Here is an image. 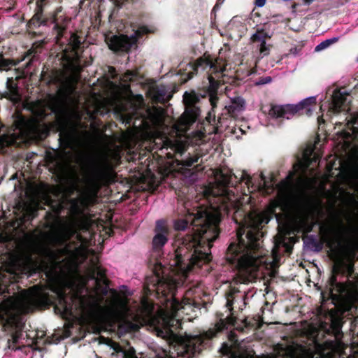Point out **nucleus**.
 Returning a JSON list of instances; mask_svg holds the SVG:
<instances>
[{
	"mask_svg": "<svg viewBox=\"0 0 358 358\" xmlns=\"http://www.w3.org/2000/svg\"><path fill=\"white\" fill-rule=\"evenodd\" d=\"M234 319L231 317L227 319H218L213 327L192 337L190 342L193 349L195 351H201L206 348L212 338L217 336L219 333L227 329L229 324H234Z\"/></svg>",
	"mask_w": 358,
	"mask_h": 358,
	"instance_id": "obj_9",
	"label": "nucleus"
},
{
	"mask_svg": "<svg viewBox=\"0 0 358 358\" xmlns=\"http://www.w3.org/2000/svg\"><path fill=\"white\" fill-rule=\"evenodd\" d=\"M272 81V78L270 76L259 78L257 82V85H264L270 83Z\"/></svg>",
	"mask_w": 358,
	"mask_h": 358,
	"instance_id": "obj_41",
	"label": "nucleus"
},
{
	"mask_svg": "<svg viewBox=\"0 0 358 358\" xmlns=\"http://www.w3.org/2000/svg\"><path fill=\"white\" fill-rule=\"evenodd\" d=\"M45 1H37L35 13L28 22L27 26L29 29H34L41 25L53 24L54 29L57 33V38H62L69 20L62 14L63 10L62 6L57 7L53 13L44 15L43 6L45 3Z\"/></svg>",
	"mask_w": 358,
	"mask_h": 358,
	"instance_id": "obj_7",
	"label": "nucleus"
},
{
	"mask_svg": "<svg viewBox=\"0 0 358 358\" xmlns=\"http://www.w3.org/2000/svg\"><path fill=\"white\" fill-rule=\"evenodd\" d=\"M291 177H292L291 176H289L287 177V179H288V180H290V179H291Z\"/></svg>",
	"mask_w": 358,
	"mask_h": 358,
	"instance_id": "obj_51",
	"label": "nucleus"
},
{
	"mask_svg": "<svg viewBox=\"0 0 358 358\" xmlns=\"http://www.w3.org/2000/svg\"><path fill=\"white\" fill-rule=\"evenodd\" d=\"M349 96L350 94L345 91L342 92L341 90H335L331 97L329 110L333 113L348 110V105L350 102L348 99Z\"/></svg>",
	"mask_w": 358,
	"mask_h": 358,
	"instance_id": "obj_14",
	"label": "nucleus"
},
{
	"mask_svg": "<svg viewBox=\"0 0 358 358\" xmlns=\"http://www.w3.org/2000/svg\"><path fill=\"white\" fill-rule=\"evenodd\" d=\"M51 110L56 115H62L64 113L63 103L59 96H53L52 97Z\"/></svg>",
	"mask_w": 358,
	"mask_h": 358,
	"instance_id": "obj_28",
	"label": "nucleus"
},
{
	"mask_svg": "<svg viewBox=\"0 0 358 358\" xmlns=\"http://www.w3.org/2000/svg\"><path fill=\"white\" fill-rule=\"evenodd\" d=\"M166 155H167V157L169 159H171L173 157V155L171 153H167Z\"/></svg>",
	"mask_w": 358,
	"mask_h": 358,
	"instance_id": "obj_49",
	"label": "nucleus"
},
{
	"mask_svg": "<svg viewBox=\"0 0 358 358\" xmlns=\"http://www.w3.org/2000/svg\"><path fill=\"white\" fill-rule=\"evenodd\" d=\"M266 3V0H255V5L258 7H262Z\"/></svg>",
	"mask_w": 358,
	"mask_h": 358,
	"instance_id": "obj_44",
	"label": "nucleus"
},
{
	"mask_svg": "<svg viewBox=\"0 0 358 358\" xmlns=\"http://www.w3.org/2000/svg\"><path fill=\"white\" fill-rule=\"evenodd\" d=\"M151 31L148 29L147 26L143 25L140 26L136 31V34L138 36H142L145 34L150 33Z\"/></svg>",
	"mask_w": 358,
	"mask_h": 358,
	"instance_id": "obj_39",
	"label": "nucleus"
},
{
	"mask_svg": "<svg viewBox=\"0 0 358 358\" xmlns=\"http://www.w3.org/2000/svg\"><path fill=\"white\" fill-rule=\"evenodd\" d=\"M90 278L95 280L97 285L103 284L108 285L109 280L106 278V270L103 268L97 258L91 260V266L90 268Z\"/></svg>",
	"mask_w": 358,
	"mask_h": 358,
	"instance_id": "obj_18",
	"label": "nucleus"
},
{
	"mask_svg": "<svg viewBox=\"0 0 358 358\" xmlns=\"http://www.w3.org/2000/svg\"><path fill=\"white\" fill-rule=\"evenodd\" d=\"M105 41L109 49L114 52H128L136 43V39L134 37H129L124 34H113L111 33L105 36Z\"/></svg>",
	"mask_w": 358,
	"mask_h": 358,
	"instance_id": "obj_12",
	"label": "nucleus"
},
{
	"mask_svg": "<svg viewBox=\"0 0 358 358\" xmlns=\"http://www.w3.org/2000/svg\"><path fill=\"white\" fill-rule=\"evenodd\" d=\"M245 101L244 99L239 96H236L231 99V105L229 106V113H235L243 110L245 108Z\"/></svg>",
	"mask_w": 358,
	"mask_h": 358,
	"instance_id": "obj_25",
	"label": "nucleus"
},
{
	"mask_svg": "<svg viewBox=\"0 0 358 358\" xmlns=\"http://www.w3.org/2000/svg\"><path fill=\"white\" fill-rule=\"evenodd\" d=\"M287 182L286 180H282L281 181L277 186L279 187V188H282V187H287Z\"/></svg>",
	"mask_w": 358,
	"mask_h": 358,
	"instance_id": "obj_45",
	"label": "nucleus"
},
{
	"mask_svg": "<svg viewBox=\"0 0 358 358\" xmlns=\"http://www.w3.org/2000/svg\"><path fill=\"white\" fill-rule=\"evenodd\" d=\"M82 38L76 33H72L66 48L64 50L65 59L73 65H79L83 52Z\"/></svg>",
	"mask_w": 358,
	"mask_h": 358,
	"instance_id": "obj_11",
	"label": "nucleus"
},
{
	"mask_svg": "<svg viewBox=\"0 0 358 358\" xmlns=\"http://www.w3.org/2000/svg\"><path fill=\"white\" fill-rule=\"evenodd\" d=\"M221 351L223 355L229 356L230 358H241V355H238V353L234 350L232 347L226 343L222 344Z\"/></svg>",
	"mask_w": 358,
	"mask_h": 358,
	"instance_id": "obj_32",
	"label": "nucleus"
},
{
	"mask_svg": "<svg viewBox=\"0 0 358 358\" xmlns=\"http://www.w3.org/2000/svg\"><path fill=\"white\" fill-rule=\"evenodd\" d=\"M6 88L10 96H16L19 95L17 83L13 78H8L6 81Z\"/></svg>",
	"mask_w": 358,
	"mask_h": 358,
	"instance_id": "obj_30",
	"label": "nucleus"
},
{
	"mask_svg": "<svg viewBox=\"0 0 358 358\" xmlns=\"http://www.w3.org/2000/svg\"><path fill=\"white\" fill-rule=\"evenodd\" d=\"M113 350L117 354V357L121 358H138L136 355V351L133 347L128 343L127 346L123 347L118 343L113 345ZM155 358H174L170 355L169 352L162 349L159 353L155 355Z\"/></svg>",
	"mask_w": 358,
	"mask_h": 358,
	"instance_id": "obj_16",
	"label": "nucleus"
},
{
	"mask_svg": "<svg viewBox=\"0 0 358 358\" xmlns=\"http://www.w3.org/2000/svg\"><path fill=\"white\" fill-rule=\"evenodd\" d=\"M357 61H358V57H357Z\"/></svg>",
	"mask_w": 358,
	"mask_h": 358,
	"instance_id": "obj_53",
	"label": "nucleus"
},
{
	"mask_svg": "<svg viewBox=\"0 0 358 358\" xmlns=\"http://www.w3.org/2000/svg\"><path fill=\"white\" fill-rule=\"evenodd\" d=\"M113 178L114 171L108 160H94L90 162L85 174V192L79 197L70 200V211L74 219L62 229V236L65 241H70L77 234L78 217L89 209L101 186L110 182Z\"/></svg>",
	"mask_w": 358,
	"mask_h": 358,
	"instance_id": "obj_5",
	"label": "nucleus"
},
{
	"mask_svg": "<svg viewBox=\"0 0 358 358\" xmlns=\"http://www.w3.org/2000/svg\"><path fill=\"white\" fill-rule=\"evenodd\" d=\"M59 305L55 307V310H59L63 315H70L72 312V304L69 302L64 294L59 299Z\"/></svg>",
	"mask_w": 358,
	"mask_h": 358,
	"instance_id": "obj_24",
	"label": "nucleus"
},
{
	"mask_svg": "<svg viewBox=\"0 0 358 358\" xmlns=\"http://www.w3.org/2000/svg\"><path fill=\"white\" fill-rule=\"evenodd\" d=\"M194 73V72H190V73H189V74H188V78H189V79H191V78L193 77Z\"/></svg>",
	"mask_w": 358,
	"mask_h": 358,
	"instance_id": "obj_48",
	"label": "nucleus"
},
{
	"mask_svg": "<svg viewBox=\"0 0 358 358\" xmlns=\"http://www.w3.org/2000/svg\"><path fill=\"white\" fill-rule=\"evenodd\" d=\"M265 27L266 24L262 28H257L250 38V43H259L257 47L262 57L268 55L272 48V45L266 43L267 40L271 38V35L266 31Z\"/></svg>",
	"mask_w": 358,
	"mask_h": 358,
	"instance_id": "obj_13",
	"label": "nucleus"
},
{
	"mask_svg": "<svg viewBox=\"0 0 358 358\" xmlns=\"http://www.w3.org/2000/svg\"><path fill=\"white\" fill-rule=\"evenodd\" d=\"M302 48L303 45H295L294 47H292L289 49V54L294 56L298 55L301 52Z\"/></svg>",
	"mask_w": 358,
	"mask_h": 358,
	"instance_id": "obj_40",
	"label": "nucleus"
},
{
	"mask_svg": "<svg viewBox=\"0 0 358 358\" xmlns=\"http://www.w3.org/2000/svg\"><path fill=\"white\" fill-rule=\"evenodd\" d=\"M16 63L11 59H5L2 55H0V70L6 69L10 66H15Z\"/></svg>",
	"mask_w": 358,
	"mask_h": 358,
	"instance_id": "obj_38",
	"label": "nucleus"
},
{
	"mask_svg": "<svg viewBox=\"0 0 358 358\" xmlns=\"http://www.w3.org/2000/svg\"><path fill=\"white\" fill-rule=\"evenodd\" d=\"M209 80V86H208V92L209 93L216 94L217 93V90L220 87V81L214 78L212 76H208Z\"/></svg>",
	"mask_w": 358,
	"mask_h": 358,
	"instance_id": "obj_33",
	"label": "nucleus"
},
{
	"mask_svg": "<svg viewBox=\"0 0 358 358\" xmlns=\"http://www.w3.org/2000/svg\"><path fill=\"white\" fill-rule=\"evenodd\" d=\"M242 181H245L249 186L252 183V178L245 171L241 173L240 179L231 171L227 173L220 171L216 180L217 192L214 190L210 192L220 205L210 210H197L195 214L175 220L176 230L182 231L189 225L192 227L191 231L178 240L172 264L178 273L187 275L211 262L210 249L220 232L221 212L228 214L236 205L235 193L229 188L235 187L237 182Z\"/></svg>",
	"mask_w": 358,
	"mask_h": 358,
	"instance_id": "obj_1",
	"label": "nucleus"
},
{
	"mask_svg": "<svg viewBox=\"0 0 358 358\" xmlns=\"http://www.w3.org/2000/svg\"><path fill=\"white\" fill-rule=\"evenodd\" d=\"M316 107V98H306L297 104L275 105L271 104L267 111L268 116L273 119L286 118L306 115H311ZM266 113V110L264 111Z\"/></svg>",
	"mask_w": 358,
	"mask_h": 358,
	"instance_id": "obj_8",
	"label": "nucleus"
},
{
	"mask_svg": "<svg viewBox=\"0 0 358 358\" xmlns=\"http://www.w3.org/2000/svg\"><path fill=\"white\" fill-rule=\"evenodd\" d=\"M233 220L238 225L236 239L229 245L225 259L238 272L255 271L261 264L263 227L270 217L265 213H245L238 208Z\"/></svg>",
	"mask_w": 358,
	"mask_h": 358,
	"instance_id": "obj_3",
	"label": "nucleus"
},
{
	"mask_svg": "<svg viewBox=\"0 0 358 358\" xmlns=\"http://www.w3.org/2000/svg\"><path fill=\"white\" fill-rule=\"evenodd\" d=\"M199 157L197 156L189 157L185 159H182L180 164L182 166L189 168L192 167L194 164L197 163Z\"/></svg>",
	"mask_w": 358,
	"mask_h": 358,
	"instance_id": "obj_35",
	"label": "nucleus"
},
{
	"mask_svg": "<svg viewBox=\"0 0 358 358\" xmlns=\"http://www.w3.org/2000/svg\"><path fill=\"white\" fill-rule=\"evenodd\" d=\"M110 292H111L112 293L117 294V292H116V290H115V289H111V290H110Z\"/></svg>",
	"mask_w": 358,
	"mask_h": 358,
	"instance_id": "obj_50",
	"label": "nucleus"
},
{
	"mask_svg": "<svg viewBox=\"0 0 358 358\" xmlns=\"http://www.w3.org/2000/svg\"><path fill=\"white\" fill-rule=\"evenodd\" d=\"M329 313L331 317V327L335 331H338L342 327L341 320L336 316V313L334 309L329 310Z\"/></svg>",
	"mask_w": 358,
	"mask_h": 358,
	"instance_id": "obj_31",
	"label": "nucleus"
},
{
	"mask_svg": "<svg viewBox=\"0 0 358 358\" xmlns=\"http://www.w3.org/2000/svg\"><path fill=\"white\" fill-rule=\"evenodd\" d=\"M45 219L47 222L52 223L56 219V216L52 213H51L50 211H47L45 213Z\"/></svg>",
	"mask_w": 358,
	"mask_h": 358,
	"instance_id": "obj_42",
	"label": "nucleus"
},
{
	"mask_svg": "<svg viewBox=\"0 0 358 358\" xmlns=\"http://www.w3.org/2000/svg\"><path fill=\"white\" fill-rule=\"evenodd\" d=\"M310 206V200L307 196H299L291 201L286 196H282L271 201V210L275 213L276 208H280L282 211L293 213L299 218V224L304 228L303 231L308 233L312 231L313 225L308 223L306 215Z\"/></svg>",
	"mask_w": 358,
	"mask_h": 358,
	"instance_id": "obj_6",
	"label": "nucleus"
},
{
	"mask_svg": "<svg viewBox=\"0 0 358 358\" xmlns=\"http://www.w3.org/2000/svg\"><path fill=\"white\" fill-rule=\"evenodd\" d=\"M338 40V38H330V39H327V40L321 42L320 44H318L315 47V52H319V51L323 50L326 49L327 48H328L331 44L337 42Z\"/></svg>",
	"mask_w": 358,
	"mask_h": 358,
	"instance_id": "obj_34",
	"label": "nucleus"
},
{
	"mask_svg": "<svg viewBox=\"0 0 358 358\" xmlns=\"http://www.w3.org/2000/svg\"><path fill=\"white\" fill-rule=\"evenodd\" d=\"M155 99L161 103H166L171 96H166L167 90L164 86L157 87L155 91Z\"/></svg>",
	"mask_w": 358,
	"mask_h": 358,
	"instance_id": "obj_26",
	"label": "nucleus"
},
{
	"mask_svg": "<svg viewBox=\"0 0 358 358\" xmlns=\"http://www.w3.org/2000/svg\"><path fill=\"white\" fill-rule=\"evenodd\" d=\"M172 145L173 147V145L172 144V142L169 140H166L164 141V144L162 147L160 148V150L162 151L164 149L168 150L169 147Z\"/></svg>",
	"mask_w": 358,
	"mask_h": 358,
	"instance_id": "obj_43",
	"label": "nucleus"
},
{
	"mask_svg": "<svg viewBox=\"0 0 358 358\" xmlns=\"http://www.w3.org/2000/svg\"><path fill=\"white\" fill-rule=\"evenodd\" d=\"M219 58L214 59L210 55H204L203 57L198 58L194 64L192 69L194 71H197L199 67L203 69L209 67L215 73H221L224 71V67L220 63Z\"/></svg>",
	"mask_w": 358,
	"mask_h": 358,
	"instance_id": "obj_15",
	"label": "nucleus"
},
{
	"mask_svg": "<svg viewBox=\"0 0 358 358\" xmlns=\"http://www.w3.org/2000/svg\"><path fill=\"white\" fill-rule=\"evenodd\" d=\"M347 130L343 129L338 132V136L343 141L355 138L358 135V119L351 117L346 124Z\"/></svg>",
	"mask_w": 358,
	"mask_h": 358,
	"instance_id": "obj_19",
	"label": "nucleus"
},
{
	"mask_svg": "<svg viewBox=\"0 0 358 358\" xmlns=\"http://www.w3.org/2000/svg\"><path fill=\"white\" fill-rule=\"evenodd\" d=\"M157 277L156 292L164 308L158 315L152 317L151 325L158 336H163L172 331V328L177 329L178 325H181V314L191 315L194 308H200V303L187 297L180 301L176 296L178 282L171 278H161L158 274Z\"/></svg>",
	"mask_w": 358,
	"mask_h": 358,
	"instance_id": "obj_4",
	"label": "nucleus"
},
{
	"mask_svg": "<svg viewBox=\"0 0 358 358\" xmlns=\"http://www.w3.org/2000/svg\"><path fill=\"white\" fill-rule=\"evenodd\" d=\"M317 121H318L319 124H321L322 123H324V120L323 118V116L322 115L319 116L317 117Z\"/></svg>",
	"mask_w": 358,
	"mask_h": 358,
	"instance_id": "obj_47",
	"label": "nucleus"
},
{
	"mask_svg": "<svg viewBox=\"0 0 358 358\" xmlns=\"http://www.w3.org/2000/svg\"><path fill=\"white\" fill-rule=\"evenodd\" d=\"M320 231L322 241L310 236L308 243L315 252H320L324 243L331 250L330 258L334 261V265L328 285L330 298L336 304L343 300L351 286H358V276L355 277L354 262H348L343 257L344 252L352 248L358 235V227L352 223L344 225L342 219L334 213L320 226Z\"/></svg>",
	"mask_w": 358,
	"mask_h": 358,
	"instance_id": "obj_2",
	"label": "nucleus"
},
{
	"mask_svg": "<svg viewBox=\"0 0 358 358\" xmlns=\"http://www.w3.org/2000/svg\"><path fill=\"white\" fill-rule=\"evenodd\" d=\"M73 134L70 131H62L59 134V143L64 149H71L74 143Z\"/></svg>",
	"mask_w": 358,
	"mask_h": 358,
	"instance_id": "obj_23",
	"label": "nucleus"
},
{
	"mask_svg": "<svg viewBox=\"0 0 358 358\" xmlns=\"http://www.w3.org/2000/svg\"><path fill=\"white\" fill-rule=\"evenodd\" d=\"M240 290L236 287H230L229 291L226 293V306L231 311L233 310V304L236 294L239 293Z\"/></svg>",
	"mask_w": 358,
	"mask_h": 358,
	"instance_id": "obj_29",
	"label": "nucleus"
},
{
	"mask_svg": "<svg viewBox=\"0 0 358 358\" xmlns=\"http://www.w3.org/2000/svg\"><path fill=\"white\" fill-rule=\"evenodd\" d=\"M315 0H303V4L306 6H310Z\"/></svg>",
	"mask_w": 358,
	"mask_h": 358,
	"instance_id": "obj_46",
	"label": "nucleus"
},
{
	"mask_svg": "<svg viewBox=\"0 0 358 358\" xmlns=\"http://www.w3.org/2000/svg\"><path fill=\"white\" fill-rule=\"evenodd\" d=\"M155 232V235L152 239V247L155 250H158L167 243L169 229L164 221L157 220Z\"/></svg>",
	"mask_w": 358,
	"mask_h": 358,
	"instance_id": "obj_17",
	"label": "nucleus"
},
{
	"mask_svg": "<svg viewBox=\"0 0 358 358\" xmlns=\"http://www.w3.org/2000/svg\"><path fill=\"white\" fill-rule=\"evenodd\" d=\"M31 303L38 308H46L52 304L50 294L45 292H38L30 297Z\"/></svg>",
	"mask_w": 358,
	"mask_h": 358,
	"instance_id": "obj_20",
	"label": "nucleus"
},
{
	"mask_svg": "<svg viewBox=\"0 0 358 358\" xmlns=\"http://www.w3.org/2000/svg\"><path fill=\"white\" fill-rule=\"evenodd\" d=\"M110 69H111L113 71H115V68H113V67H110Z\"/></svg>",
	"mask_w": 358,
	"mask_h": 358,
	"instance_id": "obj_52",
	"label": "nucleus"
},
{
	"mask_svg": "<svg viewBox=\"0 0 358 358\" xmlns=\"http://www.w3.org/2000/svg\"><path fill=\"white\" fill-rule=\"evenodd\" d=\"M22 336V334L20 331H14L12 334H11V341H12V343H13V346L12 345H9V348H11L12 350H16L17 349V347H15V345L18 343L20 339L21 338Z\"/></svg>",
	"mask_w": 358,
	"mask_h": 358,
	"instance_id": "obj_37",
	"label": "nucleus"
},
{
	"mask_svg": "<svg viewBox=\"0 0 358 358\" xmlns=\"http://www.w3.org/2000/svg\"><path fill=\"white\" fill-rule=\"evenodd\" d=\"M210 94V102L212 106V110L208 112L207 116L205 117V120L201 123L202 124L205 125L207 124L208 126H212L213 132H216L217 130V128L215 127L216 119H215V115L214 113L213 108L216 107L217 102L218 101V97L216 94L209 93Z\"/></svg>",
	"mask_w": 358,
	"mask_h": 358,
	"instance_id": "obj_21",
	"label": "nucleus"
},
{
	"mask_svg": "<svg viewBox=\"0 0 358 358\" xmlns=\"http://www.w3.org/2000/svg\"><path fill=\"white\" fill-rule=\"evenodd\" d=\"M41 79L45 82L48 85H58L62 83L61 72L57 70L51 71L50 72L43 71Z\"/></svg>",
	"mask_w": 358,
	"mask_h": 358,
	"instance_id": "obj_22",
	"label": "nucleus"
},
{
	"mask_svg": "<svg viewBox=\"0 0 358 358\" xmlns=\"http://www.w3.org/2000/svg\"><path fill=\"white\" fill-rule=\"evenodd\" d=\"M38 204L32 205L31 203H24L22 210L24 211V216L28 220H33L38 215Z\"/></svg>",
	"mask_w": 358,
	"mask_h": 358,
	"instance_id": "obj_27",
	"label": "nucleus"
},
{
	"mask_svg": "<svg viewBox=\"0 0 358 358\" xmlns=\"http://www.w3.org/2000/svg\"><path fill=\"white\" fill-rule=\"evenodd\" d=\"M200 101V97L194 92H185L183 102L185 110L181 117V122L186 127L192 125L200 116L201 110L197 106Z\"/></svg>",
	"mask_w": 358,
	"mask_h": 358,
	"instance_id": "obj_10",
	"label": "nucleus"
},
{
	"mask_svg": "<svg viewBox=\"0 0 358 358\" xmlns=\"http://www.w3.org/2000/svg\"><path fill=\"white\" fill-rule=\"evenodd\" d=\"M261 179L263 182V188L266 193L269 194L270 192H272L274 190L273 184L271 181L268 182L266 180V177L263 173H261Z\"/></svg>",
	"mask_w": 358,
	"mask_h": 358,
	"instance_id": "obj_36",
	"label": "nucleus"
}]
</instances>
